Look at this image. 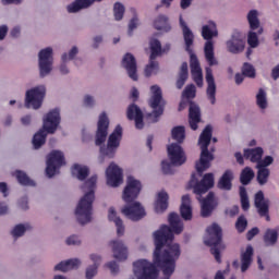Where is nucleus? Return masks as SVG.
Returning <instances> with one entry per match:
<instances>
[{"label": "nucleus", "instance_id": "46", "mask_svg": "<svg viewBox=\"0 0 279 279\" xmlns=\"http://www.w3.org/2000/svg\"><path fill=\"white\" fill-rule=\"evenodd\" d=\"M27 230H32V226L29 223H20L12 229L11 234L13 239H20V236H23Z\"/></svg>", "mask_w": 279, "mask_h": 279}, {"label": "nucleus", "instance_id": "26", "mask_svg": "<svg viewBox=\"0 0 279 279\" xmlns=\"http://www.w3.org/2000/svg\"><path fill=\"white\" fill-rule=\"evenodd\" d=\"M95 1L101 0H74L66 5V12L68 14H77V12H82V10H88Z\"/></svg>", "mask_w": 279, "mask_h": 279}, {"label": "nucleus", "instance_id": "42", "mask_svg": "<svg viewBox=\"0 0 279 279\" xmlns=\"http://www.w3.org/2000/svg\"><path fill=\"white\" fill-rule=\"evenodd\" d=\"M279 229H268L264 235V242L267 246H272L278 241Z\"/></svg>", "mask_w": 279, "mask_h": 279}, {"label": "nucleus", "instance_id": "31", "mask_svg": "<svg viewBox=\"0 0 279 279\" xmlns=\"http://www.w3.org/2000/svg\"><path fill=\"white\" fill-rule=\"evenodd\" d=\"M108 219L109 221L114 222L118 236H123L125 234V226L123 225L121 217L117 214V209H114V207L109 208Z\"/></svg>", "mask_w": 279, "mask_h": 279}, {"label": "nucleus", "instance_id": "23", "mask_svg": "<svg viewBox=\"0 0 279 279\" xmlns=\"http://www.w3.org/2000/svg\"><path fill=\"white\" fill-rule=\"evenodd\" d=\"M217 206H218V202L215 197V194L213 192H209L206 198L202 201V206H201L202 217L204 218L209 217Z\"/></svg>", "mask_w": 279, "mask_h": 279}, {"label": "nucleus", "instance_id": "16", "mask_svg": "<svg viewBox=\"0 0 279 279\" xmlns=\"http://www.w3.org/2000/svg\"><path fill=\"white\" fill-rule=\"evenodd\" d=\"M107 185L117 189L123 184V171L116 163H111L106 170Z\"/></svg>", "mask_w": 279, "mask_h": 279}, {"label": "nucleus", "instance_id": "1", "mask_svg": "<svg viewBox=\"0 0 279 279\" xmlns=\"http://www.w3.org/2000/svg\"><path fill=\"white\" fill-rule=\"evenodd\" d=\"M169 226L163 225L154 233L155 251L153 263L141 259V279H169L175 272V263L180 258V244L167 245L174 239L173 233L180 234L184 231V223L179 214L172 213L168 217Z\"/></svg>", "mask_w": 279, "mask_h": 279}, {"label": "nucleus", "instance_id": "6", "mask_svg": "<svg viewBox=\"0 0 279 279\" xmlns=\"http://www.w3.org/2000/svg\"><path fill=\"white\" fill-rule=\"evenodd\" d=\"M207 238L204 243L210 246V253L215 256L217 263H221L220 250L223 248L222 242V230L217 223H213L207 228Z\"/></svg>", "mask_w": 279, "mask_h": 279}, {"label": "nucleus", "instance_id": "12", "mask_svg": "<svg viewBox=\"0 0 279 279\" xmlns=\"http://www.w3.org/2000/svg\"><path fill=\"white\" fill-rule=\"evenodd\" d=\"M64 153L60 150H52L47 157L46 175L53 178L60 171V167H64Z\"/></svg>", "mask_w": 279, "mask_h": 279}, {"label": "nucleus", "instance_id": "51", "mask_svg": "<svg viewBox=\"0 0 279 279\" xmlns=\"http://www.w3.org/2000/svg\"><path fill=\"white\" fill-rule=\"evenodd\" d=\"M105 267L109 269L111 276H119V274L121 272V267L119 266V262L114 259L107 262L105 264Z\"/></svg>", "mask_w": 279, "mask_h": 279}, {"label": "nucleus", "instance_id": "48", "mask_svg": "<svg viewBox=\"0 0 279 279\" xmlns=\"http://www.w3.org/2000/svg\"><path fill=\"white\" fill-rule=\"evenodd\" d=\"M256 105L258 106V108H260L262 110H265L268 106L267 102V94L264 89H258V94L256 95Z\"/></svg>", "mask_w": 279, "mask_h": 279}, {"label": "nucleus", "instance_id": "15", "mask_svg": "<svg viewBox=\"0 0 279 279\" xmlns=\"http://www.w3.org/2000/svg\"><path fill=\"white\" fill-rule=\"evenodd\" d=\"M110 125V120L108 119V114L106 112H101L98 117L97 131L95 143L97 146L104 145L106 143V138H108V128Z\"/></svg>", "mask_w": 279, "mask_h": 279}, {"label": "nucleus", "instance_id": "18", "mask_svg": "<svg viewBox=\"0 0 279 279\" xmlns=\"http://www.w3.org/2000/svg\"><path fill=\"white\" fill-rule=\"evenodd\" d=\"M109 247L111 248L113 258H116L118 263H125V260H128L130 253L128 251V245H125L123 240H111L109 242Z\"/></svg>", "mask_w": 279, "mask_h": 279}, {"label": "nucleus", "instance_id": "5", "mask_svg": "<svg viewBox=\"0 0 279 279\" xmlns=\"http://www.w3.org/2000/svg\"><path fill=\"white\" fill-rule=\"evenodd\" d=\"M168 157L170 163L167 160L161 162L163 174H173V167H180L186 162V154H184V149L175 143L168 146Z\"/></svg>", "mask_w": 279, "mask_h": 279}, {"label": "nucleus", "instance_id": "13", "mask_svg": "<svg viewBox=\"0 0 279 279\" xmlns=\"http://www.w3.org/2000/svg\"><path fill=\"white\" fill-rule=\"evenodd\" d=\"M141 195V181L136 180V178L130 175L126 178V185L122 193V199L126 204H132L135 199Z\"/></svg>", "mask_w": 279, "mask_h": 279}, {"label": "nucleus", "instance_id": "55", "mask_svg": "<svg viewBox=\"0 0 279 279\" xmlns=\"http://www.w3.org/2000/svg\"><path fill=\"white\" fill-rule=\"evenodd\" d=\"M83 106L84 108H94L95 106H97V99L95 98V96L86 94L83 97Z\"/></svg>", "mask_w": 279, "mask_h": 279}, {"label": "nucleus", "instance_id": "29", "mask_svg": "<svg viewBox=\"0 0 279 279\" xmlns=\"http://www.w3.org/2000/svg\"><path fill=\"white\" fill-rule=\"evenodd\" d=\"M201 122V110L195 102H190V109H189V123L190 128L193 131H196L198 129V123Z\"/></svg>", "mask_w": 279, "mask_h": 279}, {"label": "nucleus", "instance_id": "24", "mask_svg": "<svg viewBox=\"0 0 279 279\" xmlns=\"http://www.w3.org/2000/svg\"><path fill=\"white\" fill-rule=\"evenodd\" d=\"M190 68L193 81L201 88L203 87V72L199 65V61L196 54H191L190 57Z\"/></svg>", "mask_w": 279, "mask_h": 279}, {"label": "nucleus", "instance_id": "50", "mask_svg": "<svg viewBox=\"0 0 279 279\" xmlns=\"http://www.w3.org/2000/svg\"><path fill=\"white\" fill-rule=\"evenodd\" d=\"M123 14H125V7L120 2H116L114 5H113L114 20L116 21L123 20Z\"/></svg>", "mask_w": 279, "mask_h": 279}, {"label": "nucleus", "instance_id": "39", "mask_svg": "<svg viewBox=\"0 0 279 279\" xmlns=\"http://www.w3.org/2000/svg\"><path fill=\"white\" fill-rule=\"evenodd\" d=\"M264 150L260 147H256L254 149H245L244 158L251 160L252 162H256L258 165L262 159Z\"/></svg>", "mask_w": 279, "mask_h": 279}, {"label": "nucleus", "instance_id": "20", "mask_svg": "<svg viewBox=\"0 0 279 279\" xmlns=\"http://www.w3.org/2000/svg\"><path fill=\"white\" fill-rule=\"evenodd\" d=\"M227 49L230 53L239 54L244 51L245 48V41L242 39V36L240 33H233L231 36V39H229L227 43Z\"/></svg>", "mask_w": 279, "mask_h": 279}, {"label": "nucleus", "instance_id": "36", "mask_svg": "<svg viewBox=\"0 0 279 279\" xmlns=\"http://www.w3.org/2000/svg\"><path fill=\"white\" fill-rule=\"evenodd\" d=\"M187 80H189V63H186V61H183L179 70V74L175 83L177 88L182 89L186 84Z\"/></svg>", "mask_w": 279, "mask_h": 279}, {"label": "nucleus", "instance_id": "8", "mask_svg": "<svg viewBox=\"0 0 279 279\" xmlns=\"http://www.w3.org/2000/svg\"><path fill=\"white\" fill-rule=\"evenodd\" d=\"M121 138H123V128L118 124L109 135L107 145L100 147L102 158H114V156H117V149H119L121 145Z\"/></svg>", "mask_w": 279, "mask_h": 279}, {"label": "nucleus", "instance_id": "37", "mask_svg": "<svg viewBox=\"0 0 279 279\" xmlns=\"http://www.w3.org/2000/svg\"><path fill=\"white\" fill-rule=\"evenodd\" d=\"M154 27L157 31L169 33L171 32V24H169V17L167 15H158L154 22Z\"/></svg>", "mask_w": 279, "mask_h": 279}, {"label": "nucleus", "instance_id": "53", "mask_svg": "<svg viewBox=\"0 0 279 279\" xmlns=\"http://www.w3.org/2000/svg\"><path fill=\"white\" fill-rule=\"evenodd\" d=\"M241 206L244 211L248 210L250 202L245 187H240Z\"/></svg>", "mask_w": 279, "mask_h": 279}, {"label": "nucleus", "instance_id": "41", "mask_svg": "<svg viewBox=\"0 0 279 279\" xmlns=\"http://www.w3.org/2000/svg\"><path fill=\"white\" fill-rule=\"evenodd\" d=\"M47 131L45 129L39 130L33 137V145L35 149H40L43 144L47 141Z\"/></svg>", "mask_w": 279, "mask_h": 279}, {"label": "nucleus", "instance_id": "62", "mask_svg": "<svg viewBox=\"0 0 279 279\" xmlns=\"http://www.w3.org/2000/svg\"><path fill=\"white\" fill-rule=\"evenodd\" d=\"M272 162H274L272 157L267 156L263 160L262 159L259 160L257 168L267 169L266 167L270 166Z\"/></svg>", "mask_w": 279, "mask_h": 279}, {"label": "nucleus", "instance_id": "60", "mask_svg": "<svg viewBox=\"0 0 279 279\" xmlns=\"http://www.w3.org/2000/svg\"><path fill=\"white\" fill-rule=\"evenodd\" d=\"M131 279H141V260H135L133 263V276Z\"/></svg>", "mask_w": 279, "mask_h": 279}, {"label": "nucleus", "instance_id": "47", "mask_svg": "<svg viewBox=\"0 0 279 279\" xmlns=\"http://www.w3.org/2000/svg\"><path fill=\"white\" fill-rule=\"evenodd\" d=\"M254 175V171L250 167H246L242 170L240 174V182L243 185H247L253 180Z\"/></svg>", "mask_w": 279, "mask_h": 279}, {"label": "nucleus", "instance_id": "19", "mask_svg": "<svg viewBox=\"0 0 279 279\" xmlns=\"http://www.w3.org/2000/svg\"><path fill=\"white\" fill-rule=\"evenodd\" d=\"M122 68L125 69L130 80L138 82V69L136 68V59L134 54L128 52L123 56L121 61Z\"/></svg>", "mask_w": 279, "mask_h": 279}, {"label": "nucleus", "instance_id": "54", "mask_svg": "<svg viewBox=\"0 0 279 279\" xmlns=\"http://www.w3.org/2000/svg\"><path fill=\"white\" fill-rule=\"evenodd\" d=\"M196 96V87L195 85H186L185 89L182 93V97L185 99H195Z\"/></svg>", "mask_w": 279, "mask_h": 279}, {"label": "nucleus", "instance_id": "28", "mask_svg": "<svg viewBox=\"0 0 279 279\" xmlns=\"http://www.w3.org/2000/svg\"><path fill=\"white\" fill-rule=\"evenodd\" d=\"M170 46H166V48H162V44H160L159 39H150L149 40V59L156 60L159 57H162L166 51H169Z\"/></svg>", "mask_w": 279, "mask_h": 279}, {"label": "nucleus", "instance_id": "59", "mask_svg": "<svg viewBox=\"0 0 279 279\" xmlns=\"http://www.w3.org/2000/svg\"><path fill=\"white\" fill-rule=\"evenodd\" d=\"M60 75H69L71 73V68H69V61L61 60L59 64Z\"/></svg>", "mask_w": 279, "mask_h": 279}, {"label": "nucleus", "instance_id": "43", "mask_svg": "<svg viewBox=\"0 0 279 279\" xmlns=\"http://www.w3.org/2000/svg\"><path fill=\"white\" fill-rule=\"evenodd\" d=\"M15 178L19 184H21L22 186H36V183L34 182V180L29 179L27 173H25L24 171H21V170L15 171Z\"/></svg>", "mask_w": 279, "mask_h": 279}, {"label": "nucleus", "instance_id": "40", "mask_svg": "<svg viewBox=\"0 0 279 279\" xmlns=\"http://www.w3.org/2000/svg\"><path fill=\"white\" fill-rule=\"evenodd\" d=\"M72 175L77 180H86L88 178V167L76 163L72 167Z\"/></svg>", "mask_w": 279, "mask_h": 279}, {"label": "nucleus", "instance_id": "9", "mask_svg": "<svg viewBox=\"0 0 279 279\" xmlns=\"http://www.w3.org/2000/svg\"><path fill=\"white\" fill-rule=\"evenodd\" d=\"M47 95V86L37 85L28 90L25 94V108H32L33 110H40L43 108V101Z\"/></svg>", "mask_w": 279, "mask_h": 279}, {"label": "nucleus", "instance_id": "34", "mask_svg": "<svg viewBox=\"0 0 279 279\" xmlns=\"http://www.w3.org/2000/svg\"><path fill=\"white\" fill-rule=\"evenodd\" d=\"M126 117L130 121H135V128L141 130V107L136 104H131L126 110Z\"/></svg>", "mask_w": 279, "mask_h": 279}, {"label": "nucleus", "instance_id": "38", "mask_svg": "<svg viewBox=\"0 0 279 279\" xmlns=\"http://www.w3.org/2000/svg\"><path fill=\"white\" fill-rule=\"evenodd\" d=\"M233 173L231 170H227L218 182L220 190L230 191L232 189Z\"/></svg>", "mask_w": 279, "mask_h": 279}, {"label": "nucleus", "instance_id": "11", "mask_svg": "<svg viewBox=\"0 0 279 279\" xmlns=\"http://www.w3.org/2000/svg\"><path fill=\"white\" fill-rule=\"evenodd\" d=\"M39 77H48L53 71V48L47 47L38 52Z\"/></svg>", "mask_w": 279, "mask_h": 279}, {"label": "nucleus", "instance_id": "57", "mask_svg": "<svg viewBox=\"0 0 279 279\" xmlns=\"http://www.w3.org/2000/svg\"><path fill=\"white\" fill-rule=\"evenodd\" d=\"M98 271H99V266L89 265L85 270V278L93 279L95 278V276H97Z\"/></svg>", "mask_w": 279, "mask_h": 279}, {"label": "nucleus", "instance_id": "17", "mask_svg": "<svg viewBox=\"0 0 279 279\" xmlns=\"http://www.w3.org/2000/svg\"><path fill=\"white\" fill-rule=\"evenodd\" d=\"M191 186L194 189L196 195H202L208 192L214 186V174L207 173L203 177L201 182H195V174H192V180L190 181Z\"/></svg>", "mask_w": 279, "mask_h": 279}, {"label": "nucleus", "instance_id": "10", "mask_svg": "<svg viewBox=\"0 0 279 279\" xmlns=\"http://www.w3.org/2000/svg\"><path fill=\"white\" fill-rule=\"evenodd\" d=\"M247 21L251 29L247 34V44L252 49H255L259 45L258 36L264 32V28H262L258 20L257 11L252 10L250 13H247Z\"/></svg>", "mask_w": 279, "mask_h": 279}, {"label": "nucleus", "instance_id": "30", "mask_svg": "<svg viewBox=\"0 0 279 279\" xmlns=\"http://www.w3.org/2000/svg\"><path fill=\"white\" fill-rule=\"evenodd\" d=\"M82 265V260L80 258H71L66 260H62L54 266V271H62L66 274V271H71L73 269H78Z\"/></svg>", "mask_w": 279, "mask_h": 279}, {"label": "nucleus", "instance_id": "25", "mask_svg": "<svg viewBox=\"0 0 279 279\" xmlns=\"http://www.w3.org/2000/svg\"><path fill=\"white\" fill-rule=\"evenodd\" d=\"M205 78H206V83H207V89H206L207 98L211 105H215L216 104V84H215V80L213 76L211 68H206Z\"/></svg>", "mask_w": 279, "mask_h": 279}, {"label": "nucleus", "instance_id": "61", "mask_svg": "<svg viewBox=\"0 0 279 279\" xmlns=\"http://www.w3.org/2000/svg\"><path fill=\"white\" fill-rule=\"evenodd\" d=\"M89 260L93 263L95 267H100L101 265V255L97 253H92L89 254Z\"/></svg>", "mask_w": 279, "mask_h": 279}, {"label": "nucleus", "instance_id": "21", "mask_svg": "<svg viewBox=\"0 0 279 279\" xmlns=\"http://www.w3.org/2000/svg\"><path fill=\"white\" fill-rule=\"evenodd\" d=\"M254 205L257 208L259 216L266 217V220L269 221V201L265 199L264 193L262 191L255 194Z\"/></svg>", "mask_w": 279, "mask_h": 279}, {"label": "nucleus", "instance_id": "4", "mask_svg": "<svg viewBox=\"0 0 279 279\" xmlns=\"http://www.w3.org/2000/svg\"><path fill=\"white\" fill-rule=\"evenodd\" d=\"M148 105L153 109V112L146 114V120L148 123H156L161 114L165 113V106L167 105L165 98H162L160 86L151 85Z\"/></svg>", "mask_w": 279, "mask_h": 279}, {"label": "nucleus", "instance_id": "7", "mask_svg": "<svg viewBox=\"0 0 279 279\" xmlns=\"http://www.w3.org/2000/svg\"><path fill=\"white\" fill-rule=\"evenodd\" d=\"M217 35H218V31L215 22H208V24L203 26L202 36L205 40H207L204 46V53H205V59L210 66L218 64V62L215 59L214 44L211 41V38L216 37Z\"/></svg>", "mask_w": 279, "mask_h": 279}, {"label": "nucleus", "instance_id": "33", "mask_svg": "<svg viewBox=\"0 0 279 279\" xmlns=\"http://www.w3.org/2000/svg\"><path fill=\"white\" fill-rule=\"evenodd\" d=\"M181 217L185 221H190L193 219V208H191V196L184 195L182 196V204L180 207Z\"/></svg>", "mask_w": 279, "mask_h": 279}, {"label": "nucleus", "instance_id": "44", "mask_svg": "<svg viewBox=\"0 0 279 279\" xmlns=\"http://www.w3.org/2000/svg\"><path fill=\"white\" fill-rule=\"evenodd\" d=\"M160 71V63L156 59H149V63L145 66L144 74L146 77L158 74Z\"/></svg>", "mask_w": 279, "mask_h": 279}, {"label": "nucleus", "instance_id": "2", "mask_svg": "<svg viewBox=\"0 0 279 279\" xmlns=\"http://www.w3.org/2000/svg\"><path fill=\"white\" fill-rule=\"evenodd\" d=\"M95 189H97V175H92L82 186L84 193L75 209L76 219L82 226L90 223L93 219V202H95Z\"/></svg>", "mask_w": 279, "mask_h": 279}, {"label": "nucleus", "instance_id": "63", "mask_svg": "<svg viewBox=\"0 0 279 279\" xmlns=\"http://www.w3.org/2000/svg\"><path fill=\"white\" fill-rule=\"evenodd\" d=\"M138 27V16H134L129 23V36H132L134 29Z\"/></svg>", "mask_w": 279, "mask_h": 279}, {"label": "nucleus", "instance_id": "14", "mask_svg": "<svg viewBox=\"0 0 279 279\" xmlns=\"http://www.w3.org/2000/svg\"><path fill=\"white\" fill-rule=\"evenodd\" d=\"M60 109H51L43 118V130H45L48 134H56L58 126L60 125Z\"/></svg>", "mask_w": 279, "mask_h": 279}, {"label": "nucleus", "instance_id": "52", "mask_svg": "<svg viewBox=\"0 0 279 279\" xmlns=\"http://www.w3.org/2000/svg\"><path fill=\"white\" fill-rule=\"evenodd\" d=\"M258 169V172H257V182L260 184V185H265L268 181V178H269V170L267 168H257Z\"/></svg>", "mask_w": 279, "mask_h": 279}, {"label": "nucleus", "instance_id": "22", "mask_svg": "<svg viewBox=\"0 0 279 279\" xmlns=\"http://www.w3.org/2000/svg\"><path fill=\"white\" fill-rule=\"evenodd\" d=\"M180 26L183 32V38L185 43V50L189 52L190 58L192 54H195L193 52V43L195 41V35H193V31L186 25V22L182 19V15L180 16Z\"/></svg>", "mask_w": 279, "mask_h": 279}, {"label": "nucleus", "instance_id": "49", "mask_svg": "<svg viewBox=\"0 0 279 279\" xmlns=\"http://www.w3.org/2000/svg\"><path fill=\"white\" fill-rule=\"evenodd\" d=\"M77 53H80V48L73 46L68 52L61 54V60H63V62H71V60H75Z\"/></svg>", "mask_w": 279, "mask_h": 279}, {"label": "nucleus", "instance_id": "64", "mask_svg": "<svg viewBox=\"0 0 279 279\" xmlns=\"http://www.w3.org/2000/svg\"><path fill=\"white\" fill-rule=\"evenodd\" d=\"M66 245H81L82 244V240H80V236L77 235H70L66 240H65Z\"/></svg>", "mask_w": 279, "mask_h": 279}, {"label": "nucleus", "instance_id": "35", "mask_svg": "<svg viewBox=\"0 0 279 279\" xmlns=\"http://www.w3.org/2000/svg\"><path fill=\"white\" fill-rule=\"evenodd\" d=\"M253 255H254V250L251 245H248L245 252L241 254V271L242 272H245L252 265Z\"/></svg>", "mask_w": 279, "mask_h": 279}, {"label": "nucleus", "instance_id": "45", "mask_svg": "<svg viewBox=\"0 0 279 279\" xmlns=\"http://www.w3.org/2000/svg\"><path fill=\"white\" fill-rule=\"evenodd\" d=\"M172 140H174L179 145L184 143L186 138V130L184 126L173 128L171 131Z\"/></svg>", "mask_w": 279, "mask_h": 279}, {"label": "nucleus", "instance_id": "27", "mask_svg": "<svg viewBox=\"0 0 279 279\" xmlns=\"http://www.w3.org/2000/svg\"><path fill=\"white\" fill-rule=\"evenodd\" d=\"M122 215L131 219V221H141V203L136 202L131 205H125L121 209Z\"/></svg>", "mask_w": 279, "mask_h": 279}, {"label": "nucleus", "instance_id": "58", "mask_svg": "<svg viewBox=\"0 0 279 279\" xmlns=\"http://www.w3.org/2000/svg\"><path fill=\"white\" fill-rule=\"evenodd\" d=\"M242 74L246 77H255V70L251 63H244L242 68Z\"/></svg>", "mask_w": 279, "mask_h": 279}, {"label": "nucleus", "instance_id": "32", "mask_svg": "<svg viewBox=\"0 0 279 279\" xmlns=\"http://www.w3.org/2000/svg\"><path fill=\"white\" fill-rule=\"evenodd\" d=\"M167 208H169V194L161 191L158 193L157 201L155 202V213L162 214L167 211Z\"/></svg>", "mask_w": 279, "mask_h": 279}, {"label": "nucleus", "instance_id": "3", "mask_svg": "<svg viewBox=\"0 0 279 279\" xmlns=\"http://www.w3.org/2000/svg\"><path fill=\"white\" fill-rule=\"evenodd\" d=\"M213 137V128L210 125H207L204 131L202 132L198 145L201 147V158L199 161L196 162L195 168L198 174L202 177V173L206 171L210 167V161L214 160L213 154L208 151V146L210 144V141L213 140L214 143H217V138Z\"/></svg>", "mask_w": 279, "mask_h": 279}, {"label": "nucleus", "instance_id": "56", "mask_svg": "<svg viewBox=\"0 0 279 279\" xmlns=\"http://www.w3.org/2000/svg\"><path fill=\"white\" fill-rule=\"evenodd\" d=\"M247 220L244 216H240L235 222V229L239 233H243L246 230Z\"/></svg>", "mask_w": 279, "mask_h": 279}]
</instances>
